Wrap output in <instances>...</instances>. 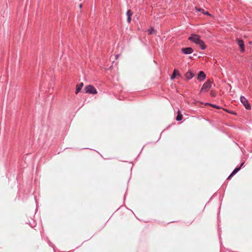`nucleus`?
<instances>
[{"label":"nucleus","mask_w":252,"mask_h":252,"mask_svg":"<svg viewBox=\"0 0 252 252\" xmlns=\"http://www.w3.org/2000/svg\"><path fill=\"white\" fill-rule=\"evenodd\" d=\"M85 90L86 93H89L93 94H95L97 93V92L95 88L91 85L86 86Z\"/></svg>","instance_id":"obj_1"},{"label":"nucleus","mask_w":252,"mask_h":252,"mask_svg":"<svg viewBox=\"0 0 252 252\" xmlns=\"http://www.w3.org/2000/svg\"><path fill=\"white\" fill-rule=\"evenodd\" d=\"M189 40L195 43L196 44L199 43L201 41L200 36L197 34H192L191 36L189 37Z\"/></svg>","instance_id":"obj_2"},{"label":"nucleus","mask_w":252,"mask_h":252,"mask_svg":"<svg viewBox=\"0 0 252 252\" xmlns=\"http://www.w3.org/2000/svg\"><path fill=\"white\" fill-rule=\"evenodd\" d=\"M212 86V82L210 81V80H208L206 82H205L201 89V92H207L208 91V90L211 88Z\"/></svg>","instance_id":"obj_3"},{"label":"nucleus","mask_w":252,"mask_h":252,"mask_svg":"<svg viewBox=\"0 0 252 252\" xmlns=\"http://www.w3.org/2000/svg\"><path fill=\"white\" fill-rule=\"evenodd\" d=\"M240 100L247 109H251V107L249 103L248 100L244 96H241L240 97Z\"/></svg>","instance_id":"obj_4"},{"label":"nucleus","mask_w":252,"mask_h":252,"mask_svg":"<svg viewBox=\"0 0 252 252\" xmlns=\"http://www.w3.org/2000/svg\"><path fill=\"white\" fill-rule=\"evenodd\" d=\"M236 42H237L239 47L240 48L241 51L243 52L245 51V45L244 41L241 39H237L236 40Z\"/></svg>","instance_id":"obj_5"},{"label":"nucleus","mask_w":252,"mask_h":252,"mask_svg":"<svg viewBox=\"0 0 252 252\" xmlns=\"http://www.w3.org/2000/svg\"><path fill=\"white\" fill-rule=\"evenodd\" d=\"M182 52L185 54H189L193 52V49L191 47L183 48L182 49Z\"/></svg>","instance_id":"obj_6"},{"label":"nucleus","mask_w":252,"mask_h":252,"mask_svg":"<svg viewBox=\"0 0 252 252\" xmlns=\"http://www.w3.org/2000/svg\"><path fill=\"white\" fill-rule=\"evenodd\" d=\"M206 78V75L203 71L199 72L197 76V79L200 81L204 80Z\"/></svg>","instance_id":"obj_7"},{"label":"nucleus","mask_w":252,"mask_h":252,"mask_svg":"<svg viewBox=\"0 0 252 252\" xmlns=\"http://www.w3.org/2000/svg\"><path fill=\"white\" fill-rule=\"evenodd\" d=\"M244 164V163H242L240 166L239 167L236 168L231 173V174L230 175V176L228 177L227 179H229L231 177H232L234 174H235L236 173H237L241 169V167Z\"/></svg>","instance_id":"obj_8"},{"label":"nucleus","mask_w":252,"mask_h":252,"mask_svg":"<svg viewBox=\"0 0 252 252\" xmlns=\"http://www.w3.org/2000/svg\"><path fill=\"white\" fill-rule=\"evenodd\" d=\"M132 12L130 10H128L126 12V16L127 17V21L128 23H130L131 21V16L132 15Z\"/></svg>","instance_id":"obj_9"},{"label":"nucleus","mask_w":252,"mask_h":252,"mask_svg":"<svg viewBox=\"0 0 252 252\" xmlns=\"http://www.w3.org/2000/svg\"><path fill=\"white\" fill-rule=\"evenodd\" d=\"M185 76L186 78L189 80L194 76V73L191 71L189 70L186 73Z\"/></svg>","instance_id":"obj_10"},{"label":"nucleus","mask_w":252,"mask_h":252,"mask_svg":"<svg viewBox=\"0 0 252 252\" xmlns=\"http://www.w3.org/2000/svg\"><path fill=\"white\" fill-rule=\"evenodd\" d=\"M84 86V84L83 82L80 83L79 84L76 86V92L75 94H77L82 89Z\"/></svg>","instance_id":"obj_11"},{"label":"nucleus","mask_w":252,"mask_h":252,"mask_svg":"<svg viewBox=\"0 0 252 252\" xmlns=\"http://www.w3.org/2000/svg\"><path fill=\"white\" fill-rule=\"evenodd\" d=\"M183 119V116L180 112V111L178 110V115L176 117V120L178 121L182 120Z\"/></svg>","instance_id":"obj_12"},{"label":"nucleus","mask_w":252,"mask_h":252,"mask_svg":"<svg viewBox=\"0 0 252 252\" xmlns=\"http://www.w3.org/2000/svg\"><path fill=\"white\" fill-rule=\"evenodd\" d=\"M197 45H199L202 50H204L206 46L205 45L204 42L201 40V41Z\"/></svg>","instance_id":"obj_13"},{"label":"nucleus","mask_w":252,"mask_h":252,"mask_svg":"<svg viewBox=\"0 0 252 252\" xmlns=\"http://www.w3.org/2000/svg\"><path fill=\"white\" fill-rule=\"evenodd\" d=\"M148 31L150 34H154L155 33V31L153 28H150Z\"/></svg>","instance_id":"obj_14"},{"label":"nucleus","mask_w":252,"mask_h":252,"mask_svg":"<svg viewBox=\"0 0 252 252\" xmlns=\"http://www.w3.org/2000/svg\"><path fill=\"white\" fill-rule=\"evenodd\" d=\"M177 71L176 70H175H175H174V72H173V74H172V76H171V78L172 79H173L174 78H175L176 77V75H177V74H176V73H177Z\"/></svg>","instance_id":"obj_15"},{"label":"nucleus","mask_w":252,"mask_h":252,"mask_svg":"<svg viewBox=\"0 0 252 252\" xmlns=\"http://www.w3.org/2000/svg\"><path fill=\"white\" fill-rule=\"evenodd\" d=\"M207 105H210V106L213 107H215L216 108H217V109H219L220 107L218 106H217V105H214V104H210V103H207Z\"/></svg>","instance_id":"obj_16"},{"label":"nucleus","mask_w":252,"mask_h":252,"mask_svg":"<svg viewBox=\"0 0 252 252\" xmlns=\"http://www.w3.org/2000/svg\"><path fill=\"white\" fill-rule=\"evenodd\" d=\"M195 9L196 10L198 11H201L202 12V13L203 12V11H204L203 9H201L200 8H198V7H195Z\"/></svg>","instance_id":"obj_17"},{"label":"nucleus","mask_w":252,"mask_h":252,"mask_svg":"<svg viewBox=\"0 0 252 252\" xmlns=\"http://www.w3.org/2000/svg\"><path fill=\"white\" fill-rule=\"evenodd\" d=\"M211 95L212 96H215V93L213 92V91H211Z\"/></svg>","instance_id":"obj_18"},{"label":"nucleus","mask_w":252,"mask_h":252,"mask_svg":"<svg viewBox=\"0 0 252 252\" xmlns=\"http://www.w3.org/2000/svg\"><path fill=\"white\" fill-rule=\"evenodd\" d=\"M203 13H204V14L209 15V14L208 12H205L204 11H203Z\"/></svg>","instance_id":"obj_19"},{"label":"nucleus","mask_w":252,"mask_h":252,"mask_svg":"<svg viewBox=\"0 0 252 252\" xmlns=\"http://www.w3.org/2000/svg\"><path fill=\"white\" fill-rule=\"evenodd\" d=\"M79 7H80V8H81L82 7V4H80Z\"/></svg>","instance_id":"obj_20"}]
</instances>
